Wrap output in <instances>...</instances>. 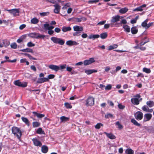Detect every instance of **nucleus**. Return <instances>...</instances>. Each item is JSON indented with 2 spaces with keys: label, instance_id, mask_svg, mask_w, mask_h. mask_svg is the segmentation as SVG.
<instances>
[{
  "label": "nucleus",
  "instance_id": "35",
  "mask_svg": "<svg viewBox=\"0 0 154 154\" xmlns=\"http://www.w3.org/2000/svg\"><path fill=\"white\" fill-rule=\"evenodd\" d=\"M71 30V28L70 27L68 26H63L62 29V30L63 32H66L68 31H69Z\"/></svg>",
  "mask_w": 154,
  "mask_h": 154
},
{
  "label": "nucleus",
  "instance_id": "56",
  "mask_svg": "<svg viewBox=\"0 0 154 154\" xmlns=\"http://www.w3.org/2000/svg\"><path fill=\"white\" fill-rule=\"evenodd\" d=\"M100 0H90L88 1V3L89 4H93V3H96L98 2Z\"/></svg>",
  "mask_w": 154,
  "mask_h": 154
},
{
  "label": "nucleus",
  "instance_id": "50",
  "mask_svg": "<svg viewBox=\"0 0 154 154\" xmlns=\"http://www.w3.org/2000/svg\"><path fill=\"white\" fill-rule=\"evenodd\" d=\"M70 3H68L64 5L62 7V8L63 9H65L67 8V7H69L70 6Z\"/></svg>",
  "mask_w": 154,
  "mask_h": 154
},
{
  "label": "nucleus",
  "instance_id": "38",
  "mask_svg": "<svg viewBox=\"0 0 154 154\" xmlns=\"http://www.w3.org/2000/svg\"><path fill=\"white\" fill-rule=\"evenodd\" d=\"M131 122H132L134 125L137 126H140V125L139 123L137 122L134 119H132L131 120Z\"/></svg>",
  "mask_w": 154,
  "mask_h": 154
},
{
  "label": "nucleus",
  "instance_id": "5",
  "mask_svg": "<svg viewBox=\"0 0 154 154\" xmlns=\"http://www.w3.org/2000/svg\"><path fill=\"white\" fill-rule=\"evenodd\" d=\"M6 11H8L10 14L12 15L14 17L18 16L19 15V9L15 8L11 10H7Z\"/></svg>",
  "mask_w": 154,
  "mask_h": 154
},
{
  "label": "nucleus",
  "instance_id": "59",
  "mask_svg": "<svg viewBox=\"0 0 154 154\" xmlns=\"http://www.w3.org/2000/svg\"><path fill=\"white\" fill-rule=\"evenodd\" d=\"M112 86L110 85H108L105 87V89L106 90H109L111 89Z\"/></svg>",
  "mask_w": 154,
  "mask_h": 154
},
{
  "label": "nucleus",
  "instance_id": "19",
  "mask_svg": "<svg viewBox=\"0 0 154 154\" xmlns=\"http://www.w3.org/2000/svg\"><path fill=\"white\" fill-rule=\"evenodd\" d=\"M85 72L87 75H90L94 72H96L97 71L94 69H88L85 70Z\"/></svg>",
  "mask_w": 154,
  "mask_h": 154
},
{
  "label": "nucleus",
  "instance_id": "27",
  "mask_svg": "<svg viewBox=\"0 0 154 154\" xmlns=\"http://www.w3.org/2000/svg\"><path fill=\"white\" fill-rule=\"evenodd\" d=\"M41 150L42 152L45 153L48 152V148L46 146L43 145L42 147Z\"/></svg>",
  "mask_w": 154,
  "mask_h": 154
},
{
  "label": "nucleus",
  "instance_id": "41",
  "mask_svg": "<svg viewBox=\"0 0 154 154\" xmlns=\"http://www.w3.org/2000/svg\"><path fill=\"white\" fill-rule=\"evenodd\" d=\"M146 39V37H145L142 40L141 42L140 43V46L144 45L145 44L149 41L148 40L145 41V39Z\"/></svg>",
  "mask_w": 154,
  "mask_h": 154
},
{
  "label": "nucleus",
  "instance_id": "2",
  "mask_svg": "<svg viewBox=\"0 0 154 154\" xmlns=\"http://www.w3.org/2000/svg\"><path fill=\"white\" fill-rule=\"evenodd\" d=\"M142 99L141 98V96L140 94H138L135 95L131 99V103L134 105H138L139 103L142 100Z\"/></svg>",
  "mask_w": 154,
  "mask_h": 154
},
{
  "label": "nucleus",
  "instance_id": "20",
  "mask_svg": "<svg viewBox=\"0 0 154 154\" xmlns=\"http://www.w3.org/2000/svg\"><path fill=\"white\" fill-rule=\"evenodd\" d=\"M74 30L75 31L80 32L83 30V28L82 27L78 26H75L73 27Z\"/></svg>",
  "mask_w": 154,
  "mask_h": 154
},
{
  "label": "nucleus",
  "instance_id": "45",
  "mask_svg": "<svg viewBox=\"0 0 154 154\" xmlns=\"http://www.w3.org/2000/svg\"><path fill=\"white\" fill-rule=\"evenodd\" d=\"M16 61H17L16 59H14L12 60H7L2 61L1 62V63H2V64L3 63H4L5 62H11V63H14V62H16Z\"/></svg>",
  "mask_w": 154,
  "mask_h": 154
},
{
  "label": "nucleus",
  "instance_id": "42",
  "mask_svg": "<svg viewBox=\"0 0 154 154\" xmlns=\"http://www.w3.org/2000/svg\"><path fill=\"white\" fill-rule=\"evenodd\" d=\"M107 36V32H104L101 33L100 34V38L103 39L106 38Z\"/></svg>",
  "mask_w": 154,
  "mask_h": 154
},
{
  "label": "nucleus",
  "instance_id": "31",
  "mask_svg": "<svg viewBox=\"0 0 154 154\" xmlns=\"http://www.w3.org/2000/svg\"><path fill=\"white\" fill-rule=\"evenodd\" d=\"M21 119L22 121L24 122L28 126H29V120L26 118L22 117Z\"/></svg>",
  "mask_w": 154,
  "mask_h": 154
},
{
  "label": "nucleus",
  "instance_id": "15",
  "mask_svg": "<svg viewBox=\"0 0 154 154\" xmlns=\"http://www.w3.org/2000/svg\"><path fill=\"white\" fill-rule=\"evenodd\" d=\"M53 6L55 7L54 9V12L56 14H58L59 13L60 9V6L58 4H56Z\"/></svg>",
  "mask_w": 154,
  "mask_h": 154
},
{
  "label": "nucleus",
  "instance_id": "48",
  "mask_svg": "<svg viewBox=\"0 0 154 154\" xmlns=\"http://www.w3.org/2000/svg\"><path fill=\"white\" fill-rule=\"evenodd\" d=\"M115 124L116 125L118 126V128L119 129H121L123 128V127L122 125L120 124L119 122L118 121L116 122Z\"/></svg>",
  "mask_w": 154,
  "mask_h": 154
},
{
  "label": "nucleus",
  "instance_id": "52",
  "mask_svg": "<svg viewBox=\"0 0 154 154\" xmlns=\"http://www.w3.org/2000/svg\"><path fill=\"white\" fill-rule=\"evenodd\" d=\"M11 47L13 49H16L17 48V45L16 43H12L11 45Z\"/></svg>",
  "mask_w": 154,
  "mask_h": 154
},
{
  "label": "nucleus",
  "instance_id": "58",
  "mask_svg": "<svg viewBox=\"0 0 154 154\" xmlns=\"http://www.w3.org/2000/svg\"><path fill=\"white\" fill-rule=\"evenodd\" d=\"M112 114L109 113H107L105 115V117L106 118H109L110 117H112Z\"/></svg>",
  "mask_w": 154,
  "mask_h": 154
},
{
  "label": "nucleus",
  "instance_id": "51",
  "mask_svg": "<svg viewBox=\"0 0 154 154\" xmlns=\"http://www.w3.org/2000/svg\"><path fill=\"white\" fill-rule=\"evenodd\" d=\"M45 36H46L45 35L40 34L39 33H38L37 39H44Z\"/></svg>",
  "mask_w": 154,
  "mask_h": 154
},
{
  "label": "nucleus",
  "instance_id": "12",
  "mask_svg": "<svg viewBox=\"0 0 154 154\" xmlns=\"http://www.w3.org/2000/svg\"><path fill=\"white\" fill-rule=\"evenodd\" d=\"M32 141L34 145L36 146L41 147L42 146V144L41 142L36 138L32 139Z\"/></svg>",
  "mask_w": 154,
  "mask_h": 154
},
{
  "label": "nucleus",
  "instance_id": "6",
  "mask_svg": "<svg viewBox=\"0 0 154 154\" xmlns=\"http://www.w3.org/2000/svg\"><path fill=\"white\" fill-rule=\"evenodd\" d=\"M94 104V98L92 97H89L86 100V105L87 106H91Z\"/></svg>",
  "mask_w": 154,
  "mask_h": 154
},
{
  "label": "nucleus",
  "instance_id": "22",
  "mask_svg": "<svg viewBox=\"0 0 154 154\" xmlns=\"http://www.w3.org/2000/svg\"><path fill=\"white\" fill-rule=\"evenodd\" d=\"M32 113L34 116H36L38 118H42L45 116L44 114L38 113L35 112H33Z\"/></svg>",
  "mask_w": 154,
  "mask_h": 154
},
{
  "label": "nucleus",
  "instance_id": "55",
  "mask_svg": "<svg viewBox=\"0 0 154 154\" xmlns=\"http://www.w3.org/2000/svg\"><path fill=\"white\" fill-rule=\"evenodd\" d=\"M35 44L33 43L32 42H30L27 44V46L28 47H32L35 46Z\"/></svg>",
  "mask_w": 154,
  "mask_h": 154
},
{
  "label": "nucleus",
  "instance_id": "1",
  "mask_svg": "<svg viewBox=\"0 0 154 154\" xmlns=\"http://www.w3.org/2000/svg\"><path fill=\"white\" fill-rule=\"evenodd\" d=\"M11 130L12 133L20 141L22 136V132L20 129L16 127H12Z\"/></svg>",
  "mask_w": 154,
  "mask_h": 154
},
{
  "label": "nucleus",
  "instance_id": "43",
  "mask_svg": "<svg viewBox=\"0 0 154 154\" xmlns=\"http://www.w3.org/2000/svg\"><path fill=\"white\" fill-rule=\"evenodd\" d=\"M103 126V124L100 123H97V125H95V128L96 129H99L101 127Z\"/></svg>",
  "mask_w": 154,
  "mask_h": 154
},
{
  "label": "nucleus",
  "instance_id": "18",
  "mask_svg": "<svg viewBox=\"0 0 154 154\" xmlns=\"http://www.w3.org/2000/svg\"><path fill=\"white\" fill-rule=\"evenodd\" d=\"M48 81V79L46 78H40L38 79L37 82L38 83H41Z\"/></svg>",
  "mask_w": 154,
  "mask_h": 154
},
{
  "label": "nucleus",
  "instance_id": "44",
  "mask_svg": "<svg viewBox=\"0 0 154 154\" xmlns=\"http://www.w3.org/2000/svg\"><path fill=\"white\" fill-rule=\"evenodd\" d=\"M36 132L38 134H44V132L42 130V129L41 128H39L36 131Z\"/></svg>",
  "mask_w": 154,
  "mask_h": 154
},
{
  "label": "nucleus",
  "instance_id": "49",
  "mask_svg": "<svg viewBox=\"0 0 154 154\" xmlns=\"http://www.w3.org/2000/svg\"><path fill=\"white\" fill-rule=\"evenodd\" d=\"M64 105L66 107L67 109H71L72 108L71 104L68 103H65Z\"/></svg>",
  "mask_w": 154,
  "mask_h": 154
},
{
  "label": "nucleus",
  "instance_id": "34",
  "mask_svg": "<svg viewBox=\"0 0 154 154\" xmlns=\"http://www.w3.org/2000/svg\"><path fill=\"white\" fill-rule=\"evenodd\" d=\"M123 28L124 29V31L127 32H129L130 31V27L127 25H125L123 26Z\"/></svg>",
  "mask_w": 154,
  "mask_h": 154
},
{
  "label": "nucleus",
  "instance_id": "46",
  "mask_svg": "<svg viewBox=\"0 0 154 154\" xmlns=\"http://www.w3.org/2000/svg\"><path fill=\"white\" fill-rule=\"evenodd\" d=\"M143 71L147 73H149L151 72V70L145 67L143 68Z\"/></svg>",
  "mask_w": 154,
  "mask_h": 154
},
{
  "label": "nucleus",
  "instance_id": "24",
  "mask_svg": "<svg viewBox=\"0 0 154 154\" xmlns=\"http://www.w3.org/2000/svg\"><path fill=\"white\" fill-rule=\"evenodd\" d=\"M104 134H106V136L110 139H114L116 138V136L113 134L111 133H108L107 132H104Z\"/></svg>",
  "mask_w": 154,
  "mask_h": 154
},
{
  "label": "nucleus",
  "instance_id": "54",
  "mask_svg": "<svg viewBox=\"0 0 154 154\" xmlns=\"http://www.w3.org/2000/svg\"><path fill=\"white\" fill-rule=\"evenodd\" d=\"M66 70L68 71L71 72L72 74H73V73L72 71V68L69 67V66H67L66 68Z\"/></svg>",
  "mask_w": 154,
  "mask_h": 154
},
{
  "label": "nucleus",
  "instance_id": "10",
  "mask_svg": "<svg viewBox=\"0 0 154 154\" xmlns=\"http://www.w3.org/2000/svg\"><path fill=\"white\" fill-rule=\"evenodd\" d=\"M95 60L94 58H91L89 60H86L84 61V64L85 66L89 65L94 62Z\"/></svg>",
  "mask_w": 154,
  "mask_h": 154
},
{
  "label": "nucleus",
  "instance_id": "57",
  "mask_svg": "<svg viewBox=\"0 0 154 154\" xmlns=\"http://www.w3.org/2000/svg\"><path fill=\"white\" fill-rule=\"evenodd\" d=\"M148 109V107L146 106H143L142 108V109L144 111L147 112Z\"/></svg>",
  "mask_w": 154,
  "mask_h": 154
},
{
  "label": "nucleus",
  "instance_id": "16",
  "mask_svg": "<svg viewBox=\"0 0 154 154\" xmlns=\"http://www.w3.org/2000/svg\"><path fill=\"white\" fill-rule=\"evenodd\" d=\"M49 67L50 69L56 71H57L60 69L59 66L55 65H51L49 66Z\"/></svg>",
  "mask_w": 154,
  "mask_h": 154
},
{
  "label": "nucleus",
  "instance_id": "26",
  "mask_svg": "<svg viewBox=\"0 0 154 154\" xmlns=\"http://www.w3.org/2000/svg\"><path fill=\"white\" fill-rule=\"evenodd\" d=\"M118 46V45L117 44H114L109 46L108 47L107 49L109 51L111 50L117 48Z\"/></svg>",
  "mask_w": 154,
  "mask_h": 154
},
{
  "label": "nucleus",
  "instance_id": "4",
  "mask_svg": "<svg viewBox=\"0 0 154 154\" xmlns=\"http://www.w3.org/2000/svg\"><path fill=\"white\" fill-rule=\"evenodd\" d=\"M14 84L16 86L23 88H25L27 86L28 83L26 82H21L20 80H18L14 81Z\"/></svg>",
  "mask_w": 154,
  "mask_h": 154
},
{
  "label": "nucleus",
  "instance_id": "3",
  "mask_svg": "<svg viewBox=\"0 0 154 154\" xmlns=\"http://www.w3.org/2000/svg\"><path fill=\"white\" fill-rule=\"evenodd\" d=\"M51 39L55 44H58L61 45H63L65 43V41L63 39L56 37H52Z\"/></svg>",
  "mask_w": 154,
  "mask_h": 154
},
{
  "label": "nucleus",
  "instance_id": "13",
  "mask_svg": "<svg viewBox=\"0 0 154 154\" xmlns=\"http://www.w3.org/2000/svg\"><path fill=\"white\" fill-rule=\"evenodd\" d=\"M73 20L77 22H80L82 21H85L86 19L84 17H74L73 18Z\"/></svg>",
  "mask_w": 154,
  "mask_h": 154
},
{
  "label": "nucleus",
  "instance_id": "8",
  "mask_svg": "<svg viewBox=\"0 0 154 154\" xmlns=\"http://www.w3.org/2000/svg\"><path fill=\"white\" fill-rule=\"evenodd\" d=\"M135 117L137 120H141L143 116V113L140 111L137 112L134 114Z\"/></svg>",
  "mask_w": 154,
  "mask_h": 154
},
{
  "label": "nucleus",
  "instance_id": "14",
  "mask_svg": "<svg viewBox=\"0 0 154 154\" xmlns=\"http://www.w3.org/2000/svg\"><path fill=\"white\" fill-rule=\"evenodd\" d=\"M66 44L69 46L76 45L79 44V43L75 41L69 40L66 42Z\"/></svg>",
  "mask_w": 154,
  "mask_h": 154
},
{
  "label": "nucleus",
  "instance_id": "64",
  "mask_svg": "<svg viewBox=\"0 0 154 154\" xmlns=\"http://www.w3.org/2000/svg\"><path fill=\"white\" fill-rule=\"evenodd\" d=\"M26 26V25L25 24H22L19 27V29L20 30L23 29Z\"/></svg>",
  "mask_w": 154,
  "mask_h": 154
},
{
  "label": "nucleus",
  "instance_id": "63",
  "mask_svg": "<svg viewBox=\"0 0 154 154\" xmlns=\"http://www.w3.org/2000/svg\"><path fill=\"white\" fill-rule=\"evenodd\" d=\"M76 32H74L73 33V35L74 36H78L80 35V34H79L80 33V32H79L78 31H76Z\"/></svg>",
  "mask_w": 154,
  "mask_h": 154
},
{
  "label": "nucleus",
  "instance_id": "25",
  "mask_svg": "<svg viewBox=\"0 0 154 154\" xmlns=\"http://www.w3.org/2000/svg\"><path fill=\"white\" fill-rule=\"evenodd\" d=\"M128 9L127 8L125 7L121 8L119 11V12L122 14H124L126 13L128 11Z\"/></svg>",
  "mask_w": 154,
  "mask_h": 154
},
{
  "label": "nucleus",
  "instance_id": "30",
  "mask_svg": "<svg viewBox=\"0 0 154 154\" xmlns=\"http://www.w3.org/2000/svg\"><path fill=\"white\" fill-rule=\"evenodd\" d=\"M20 51L24 52L33 53V52L32 50L29 48L23 49L20 50Z\"/></svg>",
  "mask_w": 154,
  "mask_h": 154
},
{
  "label": "nucleus",
  "instance_id": "9",
  "mask_svg": "<svg viewBox=\"0 0 154 154\" xmlns=\"http://www.w3.org/2000/svg\"><path fill=\"white\" fill-rule=\"evenodd\" d=\"M152 117V115L150 113H146L144 115L143 122H145L150 120Z\"/></svg>",
  "mask_w": 154,
  "mask_h": 154
},
{
  "label": "nucleus",
  "instance_id": "11",
  "mask_svg": "<svg viewBox=\"0 0 154 154\" xmlns=\"http://www.w3.org/2000/svg\"><path fill=\"white\" fill-rule=\"evenodd\" d=\"M123 17L120 16L118 15L114 16L112 17L111 22L112 23L119 21L120 18H122Z\"/></svg>",
  "mask_w": 154,
  "mask_h": 154
},
{
  "label": "nucleus",
  "instance_id": "53",
  "mask_svg": "<svg viewBox=\"0 0 154 154\" xmlns=\"http://www.w3.org/2000/svg\"><path fill=\"white\" fill-rule=\"evenodd\" d=\"M39 14L41 16L43 17V16L48 15V14H49V12H47L40 13Z\"/></svg>",
  "mask_w": 154,
  "mask_h": 154
},
{
  "label": "nucleus",
  "instance_id": "7",
  "mask_svg": "<svg viewBox=\"0 0 154 154\" xmlns=\"http://www.w3.org/2000/svg\"><path fill=\"white\" fill-rule=\"evenodd\" d=\"M148 21V19H146L141 24L142 26L146 29L148 28L153 24L152 23H150L147 24V23Z\"/></svg>",
  "mask_w": 154,
  "mask_h": 154
},
{
  "label": "nucleus",
  "instance_id": "61",
  "mask_svg": "<svg viewBox=\"0 0 154 154\" xmlns=\"http://www.w3.org/2000/svg\"><path fill=\"white\" fill-rule=\"evenodd\" d=\"M66 64H64L63 65H60L59 66L60 69H63L66 68Z\"/></svg>",
  "mask_w": 154,
  "mask_h": 154
},
{
  "label": "nucleus",
  "instance_id": "32",
  "mask_svg": "<svg viewBox=\"0 0 154 154\" xmlns=\"http://www.w3.org/2000/svg\"><path fill=\"white\" fill-rule=\"evenodd\" d=\"M146 104L149 107H152L154 106V102L153 101H148L146 102Z\"/></svg>",
  "mask_w": 154,
  "mask_h": 154
},
{
  "label": "nucleus",
  "instance_id": "17",
  "mask_svg": "<svg viewBox=\"0 0 154 154\" xmlns=\"http://www.w3.org/2000/svg\"><path fill=\"white\" fill-rule=\"evenodd\" d=\"M146 6V4H143L141 6L135 9H133L134 11H141L143 10V8H145Z\"/></svg>",
  "mask_w": 154,
  "mask_h": 154
},
{
  "label": "nucleus",
  "instance_id": "29",
  "mask_svg": "<svg viewBox=\"0 0 154 154\" xmlns=\"http://www.w3.org/2000/svg\"><path fill=\"white\" fill-rule=\"evenodd\" d=\"M39 22V20L35 17L33 18L31 20V23L36 24Z\"/></svg>",
  "mask_w": 154,
  "mask_h": 154
},
{
  "label": "nucleus",
  "instance_id": "40",
  "mask_svg": "<svg viewBox=\"0 0 154 154\" xmlns=\"http://www.w3.org/2000/svg\"><path fill=\"white\" fill-rule=\"evenodd\" d=\"M131 31L132 34H136L137 33L138 30L136 27H134L131 28Z\"/></svg>",
  "mask_w": 154,
  "mask_h": 154
},
{
  "label": "nucleus",
  "instance_id": "47",
  "mask_svg": "<svg viewBox=\"0 0 154 154\" xmlns=\"http://www.w3.org/2000/svg\"><path fill=\"white\" fill-rule=\"evenodd\" d=\"M33 126L35 128L39 126L40 124L38 122H34L32 123Z\"/></svg>",
  "mask_w": 154,
  "mask_h": 154
},
{
  "label": "nucleus",
  "instance_id": "36",
  "mask_svg": "<svg viewBox=\"0 0 154 154\" xmlns=\"http://www.w3.org/2000/svg\"><path fill=\"white\" fill-rule=\"evenodd\" d=\"M60 119L61 120V122H65L68 121L69 118L65 116H62L60 117Z\"/></svg>",
  "mask_w": 154,
  "mask_h": 154
},
{
  "label": "nucleus",
  "instance_id": "23",
  "mask_svg": "<svg viewBox=\"0 0 154 154\" xmlns=\"http://www.w3.org/2000/svg\"><path fill=\"white\" fill-rule=\"evenodd\" d=\"M3 45V47L4 46L7 47L10 45V42L8 40H5L3 41L2 43H0Z\"/></svg>",
  "mask_w": 154,
  "mask_h": 154
},
{
  "label": "nucleus",
  "instance_id": "62",
  "mask_svg": "<svg viewBox=\"0 0 154 154\" xmlns=\"http://www.w3.org/2000/svg\"><path fill=\"white\" fill-rule=\"evenodd\" d=\"M106 22V20H104V21H100L98 23H97V25H103Z\"/></svg>",
  "mask_w": 154,
  "mask_h": 154
},
{
  "label": "nucleus",
  "instance_id": "21",
  "mask_svg": "<svg viewBox=\"0 0 154 154\" xmlns=\"http://www.w3.org/2000/svg\"><path fill=\"white\" fill-rule=\"evenodd\" d=\"M44 28L45 29L48 30H52L54 28V27L52 26H50L48 23H45L44 24Z\"/></svg>",
  "mask_w": 154,
  "mask_h": 154
},
{
  "label": "nucleus",
  "instance_id": "33",
  "mask_svg": "<svg viewBox=\"0 0 154 154\" xmlns=\"http://www.w3.org/2000/svg\"><path fill=\"white\" fill-rule=\"evenodd\" d=\"M100 35H91L89 36L88 38L90 39H95L99 38Z\"/></svg>",
  "mask_w": 154,
  "mask_h": 154
},
{
  "label": "nucleus",
  "instance_id": "28",
  "mask_svg": "<svg viewBox=\"0 0 154 154\" xmlns=\"http://www.w3.org/2000/svg\"><path fill=\"white\" fill-rule=\"evenodd\" d=\"M38 33L36 32H32L30 33L29 36L32 38L37 39Z\"/></svg>",
  "mask_w": 154,
  "mask_h": 154
},
{
  "label": "nucleus",
  "instance_id": "39",
  "mask_svg": "<svg viewBox=\"0 0 154 154\" xmlns=\"http://www.w3.org/2000/svg\"><path fill=\"white\" fill-rule=\"evenodd\" d=\"M125 152L127 154H134V151L131 149L128 148L126 149Z\"/></svg>",
  "mask_w": 154,
  "mask_h": 154
},
{
  "label": "nucleus",
  "instance_id": "37",
  "mask_svg": "<svg viewBox=\"0 0 154 154\" xmlns=\"http://www.w3.org/2000/svg\"><path fill=\"white\" fill-rule=\"evenodd\" d=\"M26 36L25 35H23L20 38L18 39L17 42L19 43H20L23 42V40L25 39Z\"/></svg>",
  "mask_w": 154,
  "mask_h": 154
},
{
  "label": "nucleus",
  "instance_id": "60",
  "mask_svg": "<svg viewBox=\"0 0 154 154\" xmlns=\"http://www.w3.org/2000/svg\"><path fill=\"white\" fill-rule=\"evenodd\" d=\"M55 77V75L53 74H50L48 76V77L47 78L49 79H53Z\"/></svg>",
  "mask_w": 154,
  "mask_h": 154
}]
</instances>
